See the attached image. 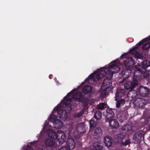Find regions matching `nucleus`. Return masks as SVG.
I'll return each instance as SVG.
<instances>
[{
  "mask_svg": "<svg viewBox=\"0 0 150 150\" xmlns=\"http://www.w3.org/2000/svg\"><path fill=\"white\" fill-rule=\"evenodd\" d=\"M127 53H124L120 56L118 62L123 69L120 74L123 79H127L131 75V71L130 67L133 66L134 64V60L131 57H126Z\"/></svg>",
  "mask_w": 150,
  "mask_h": 150,
  "instance_id": "f257e3e1",
  "label": "nucleus"
},
{
  "mask_svg": "<svg viewBox=\"0 0 150 150\" xmlns=\"http://www.w3.org/2000/svg\"><path fill=\"white\" fill-rule=\"evenodd\" d=\"M120 70V67L117 66V64L115 62L114 63H111L106 69V74L104 76L106 78L105 79L101 88L104 90L106 88L109 89L112 85L111 79L114 72H118Z\"/></svg>",
  "mask_w": 150,
  "mask_h": 150,
  "instance_id": "f03ea898",
  "label": "nucleus"
},
{
  "mask_svg": "<svg viewBox=\"0 0 150 150\" xmlns=\"http://www.w3.org/2000/svg\"><path fill=\"white\" fill-rule=\"evenodd\" d=\"M62 106L56 107L53 109L52 113L50 115L49 118L50 121L55 123L57 120V117L62 119H66L67 117V112L63 108Z\"/></svg>",
  "mask_w": 150,
  "mask_h": 150,
  "instance_id": "7ed1b4c3",
  "label": "nucleus"
},
{
  "mask_svg": "<svg viewBox=\"0 0 150 150\" xmlns=\"http://www.w3.org/2000/svg\"><path fill=\"white\" fill-rule=\"evenodd\" d=\"M138 65L135 67L134 72V77L132 81L126 82L124 85V88L126 90H132L135 86H137L138 82V80L141 78L142 71L140 68L138 67Z\"/></svg>",
  "mask_w": 150,
  "mask_h": 150,
  "instance_id": "20e7f679",
  "label": "nucleus"
},
{
  "mask_svg": "<svg viewBox=\"0 0 150 150\" xmlns=\"http://www.w3.org/2000/svg\"><path fill=\"white\" fill-rule=\"evenodd\" d=\"M106 69L107 67L105 68V67H104L102 69H100L98 72L95 71L91 74L86 79L85 81H88L90 79L94 81H97L106 74Z\"/></svg>",
  "mask_w": 150,
  "mask_h": 150,
  "instance_id": "39448f33",
  "label": "nucleus"
},
{
  "mask_svg": "<svg viewBox=\"0 0 150 150\" xmlns=\"http://www.w3.org/2000/svg\"><path fill=\"white\" fill-rule=\"evenodd\" d=\"M125 135L124 133L114 135V138L116 142L119 144V146L122 147L125 146L130 143L129 140H126L123 142V139L125 137Z\"/></svg>",
  "mask_w": 150,
  "mask_h": 150,
  "instance_id": "423d86ee",
  "label": "nucleus"
},
{
  "mask_svg": "<svg viewBox=\"0 0 150 150\" xmlns=\"http://www.w3.org/2000/svg\"><path fill=\"white\" fill-rule=\"evenodd\" d=\"M146 39H144L139 41L133 48L131 49L129 52L130 53L134 54L137 59H142L143 58L142 54L139 52L136 51L135 49H137L141 47V44L143 41H145Z\"/></svg>",
  "mask_w": 150,
  "mask_h": 150,
  "instance_id": "0eeeda50",
  "label": "nucleus"
},
{
  "mask_svg": "<svg viewBox=\"0 0 150 150\" xmlns=\"http://www.w3.org/2000/svg\"><path fill=\"white\" fill-rule=\"evenodd\" d=\"M74 90L75 89H74L69 93H68L67 94V96L64 97V100L62 102V103L63 105L61 106L63 107H65L64 108L65 109L67 107H68L69 108V109L68 110V111H70L71 109V106L70 104V103L71 102L72 99L71 98H68L67 97L69 96Z\"/></svg>",
  "mask_w": 150,
  "mask_h": 150,
  "instance_id": "6e6552de",
  "label": "nucleus"
},
{
  "mask_svg": "<svg viewBox=\"0 0 150 150\" xmlns=\"http://www.w3.org/2000/svg\"><path fill=\"white\" fill-rule=\"evenodd\" d=\"M137 91L142 96L146 97L150 93V89L143 86H140L137 88Z\"/></svg>",
  "mask_w": 150,
  "mask_h": 150,
  "instance_id": "1a4fd4ad",
  "label": "nucleus"
},
{
  "mask_svg": "<svg viewBox=\"0 0 150 150\" xmlns=\"http://www.w3.org/2000/svg\"><path fill=\"white\" fill-rule=\"evenodd\" d=\"M115 100H117V98L119 99L120 98H125L127 96L125 91L123 89H117L115 93Z\"/></svg>",
  "mask_w": 150,
  "mask_h": 150,
  "instance_id": "9d476101",
  "label": "nucleus"
},
{
  "mask_svg": "<svg viewBox=\"0 0 150 150\" xmlns=\"http://www.w3.org/2000/svg\"><path fill=\"white\" fill-rule=\"evenodd\" d=\"M75 146V143L74 140L71 138H68L66 141V145L67 148L69 150L74 149Z\"/></svg>",
  "mask_w": 150,
  "mask_h": 150,
  "instance_id": "9b49d317",
  "label": "nucleus"
},
{
  "mask_svg": "<svg viewBox=\"0 0 150 150\" xmlns=\"http://www.w3.org/2000/svg\"><path fill=\"white\" fill-rule=\"evenodd\" d=\"M102 134L101 129L99 127H97L94 131L93 136L95 139H98L100 138L102 136Z\"/></svg>",
  "mask_w": 150,
  "mask_h": 150,
  "instance_id": "f8f14e48",
  "label": "nucleus"
},
{
  "mask_svg": "<svg viewBox=\"0 0 150 150\" xmlns=\"http://www.w3.org/2000/svg\"><path fill=\"white\" fill-rule=\"evenodd\" d=\"M110 127L112 129H115L119 126V123L116 119L112 118L109 121Z\"/></svg>",
  "mask_w": 150,
  "mask_h": 150,
  "instance_id": "ddd939ff",
  "label": "nucleus"
},
{
  "mask_svg": "<svg viewBox=\"0 0 150 150\" xmlns=\"http://www.w3.org/2000/svg\"><path fill=\"white\" fill-rule=\"evenodd\" d=\"M103 114L105 115L106 118L107 119L112 118L114 116V112L111 109H107L105 112H104Z\"/></svg>",
  "mask_w": 150,
  "mask_h": 150,
  "instance_id": "4468645a",
  "label": "nucleus"
},
{
  "mask_svg": "<svg viewBox=\"0 0 150 150\" xmlns=\"http://www.w3.org/2000/svg\"><path fill=\"white\" fill-rule=\"evenodd\" d=\"M138 65V67L140 68L142 71V74L143 73V71H142L141 69L142 68L144 69L147 68L149 67L150 66V61L148 59L142 61L141 67L139 65H137L136 66Z\"/></svg>",
  "mask_w": 150,
  "mask_h": 150,
  "instance_id": "2eb2a0df",
  "label": "nucleus"
},
{
  "mask_svg": "<svg viewBox=\"0 0 150 150\" xmlns=\"http://www.w3.org/2000/svg\"><path fill=\"white\" fill-rule=\"evenodd\" d=\"M142 135L141 131H138L135 132L133 137V140L134 141V142L137 143L139 142L142 137Z\"/></svg>",
  "mask_w": 150,
  "mask_h": 150,
  "instance_id": "dca6fc26",
  "label": "nucleus"
},
{
  "mask_svg": "<svg viewBox=\"0 0 150 150\" xmlns=\"http://www.w3.org/2000/svg\"><path fill=\"white\" fill-rule=\"evenodd\" d=\"M93 87L91 86L87 85L84 86L82 89V91L85 94H89L91 93Z\"/></svg>",
  "mask_w": 150,
  "mask_h": 150,
  "instance_id": "f3484780",
  "label": "nucleus"
},
{
  "mask_svg": "<svg viewBox=\"0 0 150 150\" xmlns=\"http://www.w3.org/2000/svg\"><path fill=\"white\" fill-rule=\"evenodd\" d=\"M104 143L107 147L110 146L112 144V139L110 136H106L104 138Z\"/></svg>",
  "mask_w": 150,
  "mask_h": 150,
  "instance_id": "a211bd4d",
  "label": "nucleus"
},
{
  "mask_svg": "<svg viewBox=\"0 0 150 150\" xmlns=\"http://www.w3.org/2000/svg\"><path fill=\"white\" fill-rule=\"evenodd\" d=\"M137 101V102L136 103L137 106L143 109L145 105L144 100L142 98H140L137 99L136 100V101Z\"/></svg>",
  "mask_w": 150,
  "mask_h": 150,
  "instance_id": "6ab92c4d",
  "label": "nucleus"
},
{
  "mask_svg": "<svg viewBox=\"0 0 150 150\" xmlns=\"http://www.w3.org/2000/svg\"><path fill=\"white\" fill-rule=\"evenodd\" d=\"M45 143L47 147H52L54 145L55 142L52 139L48 138L45 139Z\"/></svg>",
  "mask_w": 150,
  "mask_h": 150,
  "instance_id": "aec40b11",
  "label": "nucleus"
},
{
  "mask_svg": "<svg viewBox=\"0 0 150 150\" xmlns=\"http://www.w3.org/2000/svg\"><path fill=\"white\" fill-rule=\"evenodd\" d=\"M83 97V95L82 93L78 91L73 95L72 98L73 99L75 100H78L79 101H81Z\"/></svg>",
  "mask_w": 150,
  "mask_h": 150,
  "instance_id": "412c9836",
  "label": "nucleus"
},
{
  "mask_svg": "<svg viewBox=\"0 0 150 150\" xmlns=\"http://www.w3.org/2000/svg\"><path fill=\"white\" fill-rule=\"evenodd\" d=\"M144 42L145 43H144L142 48L144 50H147L150 48V40L146 39L145 41H143L141 45Z\"/></svg>",
  "mask_w": 150,
  "mask_h": 150,
  "instance_id": "4be33fe9",
  "label": "nucleus"
},
{
  "mask_svg": "<svg viewBox=\"0 0 150 150\" xmlns=\"http://www.w3.org/2000/svg\"><path fill=\"white\" fill-rule=\"evenodd\" d=\"M116 103V107L117 108H119L121 106L124 105L125 103V98L119 99L117 98Z\"/></svg>",
  "mask_w": 150,
  "mask_h": 150,
  "instance_id": "5701e85b",
  "label": "nucleus"
},
{
  "mask_svg": "<svg viewBox=\"0 0 150 150\" xmlns=\"http://www.w3.org/2000/svg\"><path fill=\"white\" fill-rule=\"evenodd\" d=\"M49 137H51V138L53 139H56L57 138V133L55 131L52 130H50L49 133L48 134Z\"/></svg>",
  "mask_w": 150,
  "mask_h": 150,
  "instance_id": "b1692460",
  "label": "nucleus"
},
{
  "mask_svg": "<svg viewBox=\"0 0 150 150\" xmlns=\"http://www.w3.org/2000/svg\"><path fill=\"white\" fill-rule=\"evenodd\" d=\"M93 150H101L102 148V146L99 143L96 142L93 144Z\"/></svg>",
  "mask_w": 150,
  "mask_h": 150,
  "instance_id": "393cba45",
  "label": "nucleus"
},
{
  "mask_svg": "<svg viewBox=\"0 0 150 150\" xmlns=\"http://www.w3.org/2000/svg\"><path fill=\"white\" fill-rule=\"evenodd\" d=\"M94 117L97 120L101 119L102 117L101 112L100 111H97L94 113Z\"/></svg>",
  "mask_w": 150,
  "mask_h": 150,
  "instance_id": "a878e982",
  "label": "nucleus"
},
{
  "mask_svg": "<svg viewBox=\"0 0 150 150\" xmlns=\"http://www.w3.org/2000/svg\"><path fill=\"white\" fill-rule=\"evenodd\" d=\"M132 129V127L129 125H124L122 128V131H130Z\"/></svg>",
  "mask_w": 150,
  "mask_h": 150,
  "instance_id": "bb28decb",
  "label": "nucleus"
},
{
  "mask_svg": "<svg viewBox=\"0 0 150 150\" xmlns=\"http://www.w3.org/2000/svg\"><path fill=\"white\" fill-rule=\"evenodd\" d=\"M34 143L33 142H30L31 146L27 145V146L24 147L23 150H34L33 147L32 146Z\"/></svg>",
  "mask_w": 150,
  "mask_h": 150,
  "instance_id": "cd10ccee",
  "label": "nucleus"
},
{
  "mask_svg": "<svg viewBox=\"0 0 150 150\" xmlns=\"http://www.w3.org/2000/svg\"><path fill=\"white\" fill-rule=\"evenodd\" d=\"M66 139V136L64 133H63V134L62 135L60 138H59L58 142H59V143L62 144L64 142Z\"/></svg>",
  "mask_w": 150,
  "mask_h": 150,
  "instance_id": "c85d7f7f",
  "label": "nucleus"
},
{
  "mask_svg": "<svg viewBox=\"0 0 150 150\" xmlns=\"http://www.w3.org/2000/svg\"><path fill=\"white\" fill-rule=\"evenodd\" d=\"M106 107V105L105 103H101L98 105L97 108L98 109L101 110H103Z\"/></svg>",
  "mask_w": 150,
  "mask_h": 150,
  "instance_id": "c756f323",
  "label": "nucleus"
},
{
  "mask_svg": "<svg viewBox=\"0 0 150 150\" xmlns=\"http://www.w3.org/2000/svg\"><path fill=\"white\" fill-rule=\"evenodd\" d=\"M101 88V91L100 92V95L102 97H104V96L106 93H108V92H107V91H108V90L109 89V88H106L105 90Z\"/></svg>",
  "mask_w": 150,
  "mask_h": 150,
  "instance_id": "7c9ffc66",
  "label": "nucleus"
},
{
  "mask_svg": "<svg viewBox=\"0 0 150 150\" xmlns=\"http://www.w3.org/2000/svg\"><path fill=\"white\" fill-rule=\"evenodd\" d=\"M83 111L82 110L79 112L75 113L74 115V117L75 118L79 117L83 115Z\"/></svg>",
  "mask_w": 150,
  "mask_h": 150,
  "instance_id": "2f4dec72",
  "label": "nucleus"
},
{
  "mask_svg": "<svg viewBox=\"0 0 150 150\" xmlns=\"http://www.w3.org/2000/svg\"><path fill=\"white\" fill-rule=\"evenodd\" d=\"M89 125L90 128H93L95 126L96 122L94 120H93L92 119L90 121Z\"/></svg>",
  "mask_w": 150,
  "mask_h": 150,
  "instance_id": "473e14b6",
  "label": "nucleus"
},
{
  "mask_svg": "<svg viewBox=\"0 0 150 150\" xmlns=\"http://www.w3.org/2000/svg\"><path fill=\"white\" fill-rule=\"evenodd\" d=\"M63 133L60 131H58L57 133V139L58 141H59V138H60L62 136V135L63 134Z\"/></svg>",
  "mask_w": 150,
  "mask_h": 150,
  "instance_id": "72a5a7b5",
  "label": "nucleus"
},
{
  "mask_svg": "<svg viewBox=\"0 0 150 150\" xmlns=\"http://www.w3.org/2000/svg\"><path fill=\"white\" fill-rule=\"evenodd\" d=\"M80 101L83 102L85 104V106L87 105L88 104V101L87 100H86L84 101L83 99H81Z\"/></svg>",
  "mask_w": 150,
  "mask_h": 150,
  "instance_id": "f704fd0d",
  "label": "nucleus"
},
{
  "mask_svg": "<svg viewBox=\"0 0 150 150\" xmlns=\"http://www.w3.org/2000/svg\"><path fill=\"white\" fill-rule=\"evenodd\" d=\"M59 150H69L66 146H63L60 148Z\"/></svg>",
  "mask_w": 150,
  "mask_h": 150,
  "instance_id": "c9c22d12",
  "label": "nucleus"
},
{
  "mask_svg": "<svg viewBox=\"0 0 150 150\" xmlns=\"http://www.w3.org/2000/svg\"><path fill=\"white\" fill-rule=\"evenodd\" d=\"M44 148L42 146H40L38 149V150H44Z\"/></svg>",
  "mask_w": 150,
  "mask_h": 150,
  "instance_id": "e433bc0d",
  "label": "nucleus"
},
{
  "mask_svg": "<svg viewBox=\"0 0 150 150\" xmlns=\"http://www.w3.org/2000/svg\"><path fill=\"white\" fill-rule=\"evenodd\" d=\"M134 94V95L133 96H132V95L131 96V97L132 98V100H133L134 99H135L136 98V93Z\"/></svg>",
  "mask_w": 150,
  "mask_h": 150,
  "instance_id": "4c0bfd02",
  "label": "nucleus"
},
{
  "mask_svg": "<svg viewBox=\"0 0 150 150\" xmlns=\"http://www.w3.org/2000/svg\"><path fill=\"white\" fill-rule=\"evenodd\" d=\"M148 129L150 131V124L148 126Z\"/></svg>",
  "mask_w": 150,
  "mask_h": 150,
  "instance_id": "58836bf2",
  "label": "nucleus"
}]
</instances>
